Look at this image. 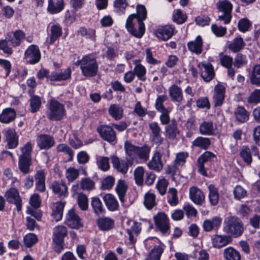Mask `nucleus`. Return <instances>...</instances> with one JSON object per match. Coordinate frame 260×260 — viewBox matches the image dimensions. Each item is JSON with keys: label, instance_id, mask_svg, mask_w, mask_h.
<instances>
[{"label": "nucleus", "instance_id": "dca6fc26", "mask_svg": "<svg viewBox=\"0 0 260 260\" xmlns=\"http://www.w3.org/2000/svg\"><path fill=\"white\" fill-rule=\"evenodd\" d=\"M25 38L24 32L18 29L7 34L6 39L10 42L13 47H17L20 45L21 41Z\"/></svg>", "mask_w": 260, "mask_h": 260}, {"label": "nucleus", "instance_id": "8fccbe9b", "mask_svg": "<svg viewBox=\"0 0 260 260\" xmlns=\"http://www.w3.org/2000/svg\"><path fill=\"white\" fill-rule=\"evenodd\" d=\"M91 206L94 213L100 215L103 213L104 209L103 208L102 203L99 198H93L91 200Z\"/></svg>", "mask_w": 260, "mask_h": 260}, {"label": "nucleus", "instance_id": "49530a36", "mask_svg": "<svg viewBox=\"0 0 260 260\" xmlns=\"http://www.w3.org/2000/svg\"><path fill=\"white\" fill-rule=\"evenodd\" d=\"M210 145V140L209 138L199 137L192 142V146L200 147L202 149H207Z\"/></svg>", "mask_w": 260, "mask_h": 260}, {"label": "nucleus", "instance_id": "72a5a7b5", "mask_svg": "<svg viewBox=\"0 0 260 260\" xmlns=\"http://www.w3.org/2000/svg\"><path fill=\"white\" fill-rule=\"evenodd\" d=\"M134 64H135L134 69L135 74L139 80L145 81L146 79L145 76L146 70L145 68L140 63L139 60H135L134 61Z\"/></svg>", "mask_w": 260, "mask_h": 260}, {"label": "nucleus", "instance_id": "9d476101", "mask_svg": "<svg viewBox=\"0 0 260 260\" xmlns=\"http://www.w3.org/2000/svg\"><path fill=\"white\" fill-rule=\"evenodd\" d=\"M225 93V87L221 84H217L214 88V95L213 96V103L215 107L220 106L222 105Z\"/></svg>", "mask_w": 260, "mask_h": 260}, {"label": "nucleus", "instance_id": "338daca9", "mask_svg": "<svg viewBox=\"0 0 260 260\" xmlns=\"http://www.w3.org/2000/svg\"><path fill=\"white\" fill-rule=\"evenodd\" d=\"M246 56L241 53H238L235 58L234 65L237 68H239L246 64Z\"/></svg>", "mask_w": 260, "mask_h": 260}, {"label": "nucleus", "instance_id": "a878e982", "mask_svg": "<svg viewBox=\"0 0 260 260\" xmlns=\"http://www.w3.org/2000/svg\"><path fill=\"white\" fill-rule=\"evenodd\" d=\"M71 70L70 68L62 70L60 72H53L49 77L51 81H62L68 80L71 77Z\"/></svg>", "mask_w": 260, "mask_h": 260}, {"label": "nucleus", "instance_id": "c9c22d12", "mask_svg": "<svg viewBox=\"0 0 260 260\" xmlns=\"http://www.w3.org/2000/svg\"><path fill=\"white\" fill-rule=\"evenodd\" d=\"M234 114L236 120L242 123L247 121L249 119L248 112L242 106H239L236 109Z\"/></svg>", "mask_w": 260, "mask_h": 260}, {"label": "nucleus", "instance_id": "4c0bfd02", "mask_svg": "<svg viewBox=\"0 0 260 260\" xmlns=\"http://www.w3.org/2000/svg\"><path fill=\"white\" fill-rule=\"evenodd\" d=\"M144 205L147 209H152L156 205L155 195L151 192H147L144 196Z\"/></svg>", "mask_w": 260, "mask_h": 260}, {"label": "nucleus", "instance_id": "473e14b6", "mask_svg": "<svg viewBox=\"0 0 260 260\" xmlns=\"http://www.w3.org/2000/svg\"><path fill=\"white\" fill-rule=\"evenodd\" d=\"M149 126L152 134L153 141L156 144H161L163 139L160 135V128L157 123L152 122L149 123Z\"/></svg>", "mask_w": 260, "mask_h": 260}, {"label": "nucleus", "instance_id": "1a4fd4ad", "mask_svg": "<svg viewBox=\"0 0 260 260\" xmlns=\"http://www.w3.org/2000/svg\"><path fill=\"white\" fill-rule=\"evenodd\" d=\"M201 77L206 82L210 81L214 77L215 73L212 65L209 62H200L198 64Z\"/></svg>", "mask_w": 260, "mask_h": 260}, {"label": "nucleus", "instance_id": "58836bf2", "mask_svg": "<svg viewBox=\"0 0 260 260\" xmlns=\"http://www.w3.org/2000/svg\"><path fill=\"white\" fill-rule=\"evenodd\" d=\"M200 133L202 135H212L214 133L213 124L212 121H204L199 127Z\"/></svg>", "mask_w": 260, "mask_h": 260}, {"label": "nucleus", "instance_id": "e433bc0d", "mask_svg": "<svg viewBox=\"0 0 260 260\" xmlns=\"http://www.w3.org/2000/svg\"><path fill=\"white\" fill-rule=\"evenodd\" d=\"M127 189V186L125 182L122 180H118L116 184L115 189L118 195L119 200L121 202H124V197L125 195Z\"/></svg>", "mask_w": 260, "mask_h": 260}, {"label": "nucleus", "instance_id": "603ef678", "mask_svg": "<svg viewBox=\"0 0 260 260\" xmlns=\"http://www.w3.org/2000/svg\"><path fill=\"white\" fill-rule=\"evenodd\" d=\"M30 111L32 113L38 111L41 106V98L37 95L32 96L29 100Z\"/></svg>", "mask_w": 260, "mask_h": 260}, {"label": "nucleus", "instance_id": "37998d69", "mask_svg": "<svg viewBox=\"0 0 260 260\" xmlns=\"http://www.w3.org/2000/svg\"><path fill=\"white\" fill-rule=\"evenodd\" d=\"M245 43L241 37L235 38L229 46V49L233 52H237L242 49Z\"/></svg>", "mask_w": 260, "mask_h": 260}, {"label": "nucleus", "instance_id": "774afa93", "mask_svg": "<svg viewBox=\"0 0 260 260\" xmlns=\"http://www.w3.org/2000/svg\"><path fill=\"white\" fill-rule=\"evenodd\" d=\"M81 187L83 189L91 190L94 188V182L89 178H85L81 180Z\"/></svg>", "mask_w": 260, "mask_h": 260}, {"label": "nucleus", "instance_id": "7c9ffc66", "mask_svg": "<svg viewBox=\"0 0 260 260\" xmlns=\"http://www.w3.org/2000/svg\"><path fill=\"white\" fill-rule=\"evenodd\" d=\"M104 201L107 208L111 211L116 210L119 205L115 197L112 194H106L103 198Z\"/></svg>", "mask_w": 260, "mask_h": 260}, {"label": "nucleus", "instance_id": "412c9836", "mask_svg": "<svg viewBox=\"0 0 260 260\" xmlns=\"http://www.w3.org/2000/svg\"><path fill=\"white\" fill-rule=\"evenodd\" d=\"M39 147L41 149H47L53 146L54 144L53 138L47 135H41L37 139Z\"/></svg>", "mask_w": 260, "mask_h": 260}, {"label": "nucleus", "instance_id": "20e7f679", "mask_svg": "<svg viewBox=\"0 0 260 260\" xmlns=\"http://www.w3.org/2000/svg\"><path fill=\"white\" fill-rule=\"evenodd\" d=\"M82 62L80 69L84 76L92 77L96 75L98 65L95 59L85 56L82 58Z\"/></svg>", "mask_w": 260, "mask_h": 260}, {"label": "nucleus", "instance_id": "09e8293b", "mask_svg": "<svg viewBox=\"0 0 260 260\" xmlns=\"http://www.w3.org/2000/svg\"><path fill=\"white\" fill-rule=\"evenodd\" d=\"M163 249L160 246H155L150 252L146 260H160Z\"/></svg>", "mask_w": 260, "mask_h": 260}, {"label": "nucleus", "instance_id": "79ce46f5", "mask_svg": "<svg viewBox=\"0 0 260 260\" xmlns=\"http://www.w3.org/2000/svg\"><path fill=\"white\" fill-rule=\"evenodd\" d=\"M64 207V203L62 202H56L54 205L52 215L56 221H59L61 219Z\"/></svg>", "mask_w": 260, "mask_h": 260}, {"label": "nucleus", "instance_id": "2f4dec72", "mask_svg": "<svg viewBox=\"0 0 260 260\" xmlns=\"http://www.w3.org/2000/svg\"><path fill=\"white\" fill-rule=\"evenodd\" d=\"M49 44H53L62 35V28L58 24H53L50 26Z\"/></svg>", "mask_w": 260, "mask_h": 260}, {"label": "nucleus", "instance_id": "e2e57ef3", "mask_svg": "<svg viewBox=\"0 0 260 260\" xmlns=\"http://www.w3.org/2000/svg\"><path fill=\"white\" fill-rule=\"evenodd\" d=\"M23 241L25 245L30 247L37 242L38 239L35 234H29L24 237Z\"/></svg>", "mask_w": 260, "mask_h": 260}, {"label": "nucleus", "instance_id": "f8f14e48", "mask_svg": "<svg viewBox=\"0 0 260 260\" xmlns=\"http://www.w3.org/2000/svg\"><path fill=\"white\" fill-rule=\"evenodd\" d=\"M50 188L53 192L59 198H64L68 193V187L62 181H54Z\"/></svg>", "mask_w": 260, "mask_h": 260}, {"label": "nucleus", "instance_id": "a19ab883", "mask_svg": "<svg viewBox=\"0 0 260 260\" xmlns=\"http://www.w3.org/2000/svg\"><path fill=\"white\" fill-rule=\"evenodd\" d=\"M209 190V198L211 204L215 206L217 204L219 201V194L218 189L213 184H210L208 186Z\"/></svg>", "mask_w": 260, "mask_h": 260}, {"label": "nucleus", "instance_id": "2eb2a0df", "mask_svg": "<svg viewBox=\"0 0 260 260\" xmlns=\"http://www.w3.org/2000/svg\"><path fill=\"white\" fill-rule=\"evenodd\" d=\"M215 155L210 151L204 153L198 159V167L199 172L203 175H206L204 164L207 161H211L215 158Z\"/></svg>", "mask_w": 260, "mask_h": 260}, {"label": "nucleus", "instance_id": "864d4df0", "mask_svg": "<svg viewBox=\"0 0 260 260\" xmlns=\"http://www.w3.org/2000/svg\"><path fill=\"white\" fill-rule=\"evenodd\" d=\"M139 147L133 145L128 141H126L124 144V148L126 154L130 157H134L137 156Z\"/></svg>", "mask_w": 260, "mask_h": 260}, {"label": "nucleus", "instance_id": "f257e3e1", "mask_svg": "<svg viewBox=\"0 0 260 260\" xmlns=\"http://www.w3.org/2000/svg\"><path fill=\"white\" fill-rule=\"evenodd\" d=\"M137 13L130 15L125 24L127 30L134 36L140 38L145 32V25L143 21L147 18V11L143 5H138Z\"/></svg>", "mask_w": 260, "mask_h": 260}, {"label": "nucleus", "instance_id": "7ed1b4c3", "mask_svg": "<svg viewBox=\"0 0 260 260\" xmlns=\"http://www.w3.org/2000/svg\"><path fill=\"white\" fill-rule=\"evenodd\" d=\"M48 109L47 116L51 120H60L66 115L64 105L54 99H51L48 101Z\"/></svg>", "mask_w": 260, "mask_h": 260}, {"label": "nucleus", "instance_id": "69168bd1", "mask_svg": "<svg viewBox=\"0 0 260 260\" xmlns=\"http://www.w3.org/2000/svg\"><path fill=\"white\" fill-rule=\"evenodd\" d=\"M168 185V183L167 181L165 179L162 178L158 180L156 185V187L159 193L164 195L166 192Z\"/></svg>", "mask_w": 260, "mask_h": 260}, {"label": "nucleus", "instance_id": "de8ad7c7", "mask_svg": "<svg viewBox=\"0 0 260 260\" xmlns=\"http://www.w3.org/2000/svg\"><path fill=\"white\" fill-rule=\"evenodd\" d=\"M57 152H62L67 154L68 156V160L70 161L73 160L74 152L72 149L65 144H60L56 147Z\"/></svg>", "mask_w": 260, "mask_h": 260}, {"label": "nucleus", "instance_id": "f704fd0d", "mask_svg": "<svg viewBox=\"0 0 260 260\" xmlns=\"http://www.w3.org/2000/svg\"><path fill=\"white\" fill-rule=\"evenodd\" d=\"M171 99L177 102H180L183 99L182 92L180 87L176 85H172L169 89Z\"/></svg>", "mask_w": 260, "mask_h": 260}, {"label": "nucleus", "instance_id": "5701e85b", "mask_svg": "<svg viewBox=\"0 0 260 260\" xmlns=\"http://www.w3.org/2000/svg\"><path fill=\"white\" fill-rule=\"evenodd\" d=\"M6 141L9 148H15L18 144V137L15 131L9 129L5 133Z\"/></svg>", "mask_w": 260, "mask_h": 260}, {"label": "nucleus", "instance_id": "c756f323", "mask_svg": "<svg viewBox=\"0 0 260 260\" xmlns=\"http://www.w3.org/2000/svg\"><path fill=\"white\" fill-rule=\"evenodd\" d=\"M16 115V112L13 109L6 108L0 115V121L2 123H8L15 119Z\"/></svg>", "mask_w": 260, "mask_h": 260}, {"label": "nucleus", "instance_id": "b1692460", "mask_svg": "<svg viewBox=\"0 0 260 260\" xmlns=\"http://www.w3.org/2000/svg\"><path fill=\"white\" fill-rule=\"evenodd\" d=\"M161 155L158 152H155L151 160L148 163L150 169L159 171L162 169V162L161 160Z\"/></svg>", "mask_w": 260, "mask_h": 260}, {"label": "nucleus", "instance_id": "f3484780", "mask_svg": "<svg viewBox=\"0 0 260 260\" xmlns=\"http://www.w3.org/2000/svg\"><path fill=\"white\" fill-rule=\"evenodd\" d=\"M112 163L118 172L125 174L127 172L129 165L132 164V161L130 159H127L126 161L120 160L118 157L114 156L112 157Z\"/></svg>", "mask_w": 260, "mask_h": 260}, {"label": "nucleus", "instance_id": "bf43d9fd", "mask_svg": "<svg viewBox=\"0 0 260 260\" xmlns=\"http://www.w3.org/2000/svg\"><path fill=\"white\" fill-rule=\"evenodd\" d=\"M144 170L143 167H139L134 171L135 179L136 183L141 185L143 183V176Z\"/></svg>", "mask_w": 260, "mask_h": 260}, {"label": "nucleus", "instance_id": "393cba45", "mask_svg": "<svg viewBox=\"0 0 260 260\" xmlns=\"http://www.w3.org/2000/svg\"><path fill=\"white\" fill-rule=\"evenodd\" d=\"M63 0H48V12L52 14L60 12L63 8Z\"/></svg>", "mask_w": 260, "mask_h": 260}, {"label": "nucleus", "instance_id": "680f3d73", "mask_svg": "<svg viewBox=\"0 0 260 260\" xmlns=\"http://www.w3.org/2000/svg\"><path fill=\"white\" fill-rule=\"evenodd\" d=\"M150 151V149L147 146L139 147L137 156H139L141 159H143L146 161L149 158Z\"/></svg>", "mask_w": 260, "mask_h": 260}, {"label": "nucleus", "instance_id": "c03bdc74", "mask_svg": "<svg viewBox=\"0 0 260 260\" xmlns=\"http://www.w3.org/2000/svg\"><path fill=\"white\" fill-rule=\"evenodd\" d=\"M109 114L115 119L119 120L123 116V110L117 105H111L108 110Z\"/></svg>", "mask_w": 260, "mask_h": 260}, {"label": "nucleus", "instance_id": "5fc2aeb1", "mask_svg": "<svg viewBox=\"0 0 260 260\" xmlns=\"http://www.w3.org/2000/svg\"><path fill=\"white\" fill-rule=\"evenodd\" d=\"M251 82L253 84H260V64L256 65L253 67Z\"/></svg>", "mask_w": 260, "mask_h": 260}, {"label": "nucleus", "instance_id": "0eeeda50", "mask_svg": "<svg viewBox=\"0 0 260 260\" xmlns=\"http://www.w3.org/2000/svg\"><path fill=\"white\" fill-rule=\"evenodd\" d=\"M5 197L8 203L15 205L18 211L21 210L22 201L17 189L15 188H10L6 192Z\"/></svg>", "mask_w": 260, "mask_h": 260}, {"label": "nucleus", "instance_id": "f03ea898", "mask_svg": "<svg viewBox=\"0 0 260 260\" xmlns=\"http://www.w3.org/2000/svg\"><path fill=\"white\" fill-rule=\"evenodd\" d=\"M223 230L226 234L237 238L241 236L244 231L243 224L237 217L229 216L224 220Z\"/></svg>", "mask_w": 260, "mask_h": 260}, {"label": "nucleus", "instance_id": "a211bd4d", "mask_svg": "<svg viewBox=\"0 0 260 260\" xmlns=\"http://www.w3.org/2000/svg\"><path fill=\"white\" fill-rule=\"evenodd\" d=\"M203 41L202 37L198 36L196 38L187 43V48L192 53L197 55L201 54L203 51Z\"/></svg>", "mask_w": 260, "mask_h": 260}, {"label": "nucleus", "instance_id": "6e6552de", "mask_svg": "<svg viewBox=\"0 0 260 260\" xmlns=\"http://www.w3.org/2000/svg\"><path fill=\"white\" fill-rule=\"evenodd\" d=\"M97 131L101 138L109 143H113L116 140V133L113 128L107 125L98 127Z\"/></svg>", "mask_w": 260, "mask_h": 260}, {"label": "nucleus", "instance_id": "3c124183", "mask_svg": "<svg viewBox=\"0 0 260 260\" xmlns=\"http://www.w3.org/2000/svg\"><path fill=\"white\" fill-rule=\"evenodd\" d=\"M79 175V171L74 167H70L66 170V177L69 182H73L77 179Z\"/></svg>", "mask_w": 260, "mask_h": 260}, {"label": "nucleus", "instance_id": "39448f33", "mask_svg": "<svg viewBox=\"0 0 260 260\" xmlns=\"http://www.w3.org/2000/svg\"><path fill=\"white\" fill-rule=\"evenodd\" d=\"M216 7L222 15L218 16V20L223 21L224 24H228L231 20V12L233 5L228 0H219L216 3Z\"/></svg>", "mask_w": 260, "mask_h": 260}, {"label": "nucleus", "instance_id": "6e6d98bb", "mask_svg": "<svg viewBox=\"0 0 260 260\" xmlns=\"http://www.w3.org/2000/svg\"><path fill=\"white\" fill-rule=\"evenodd\" d=\"M78 33L83 37H85L92 40L95 39V30L92 28L86 29L84 27L80 28Z\"/></svg>", "mask_w": 260, "mask_h": 260}, {"label": "nucleus", "instance_id": "13d9d810", "mask_svg": "<svg viewBox=\"0 0 260 260\" xmlns=\"http://www.w3.org/2000/svg\"><path fill=\"white\" fill-rule=\"evenodd\" d=\"M78 204L80 208L83 210H86L88 208V198L87 196L82 193L78 195Z\"/></svg>", "mask_w": 260, "mask_h": 260}, {"label": "nucleus", "instance_id": "aec40b11", "mask_svg": "<svg viewBox=\"0 0 260 260\" xmlns=\"http://www.w3.org/2000/svg\"><path fill=\"white\" fill-rule=\"evenodd\" d=\"M189 198L194 203L200 205L204 201L205 196L199 188L191 186L189 188Z\"/></svg>", "mask_w": 260, "mask_h": 260}, {"label": "nucleus", "instance_id": "052dcab7", "mask_svg": "<svg viewBox=\"0 0 260 260\" xmlns=\"http://www.w3.org/2000/svg\"><path fill=\"white\" fill-rule=\"evenodd\" d=\"M234 198L237 200H240L244 198L247 195V191L240 185H237L234 190Z\"/></svg>", "mask_w": 260, "mask_h": 260}, {"label": "nucleus", "instance_id": "4d7b16f0", "mask_svg": "<svg viewBox=\"0 0 260 260\" xmlns=\"http://www.w3.org/2000/svg\"><path fill=\"white\" fill-rule=\"evenodd\" d=\"M177 192L176 189L174 188H170L168 191V202L172 206L176 205L178 203Z\"/></svg>", "mask_w": 260, "mask_h": 260}, {"label": "nucleus", "instance_id": "4468645a", "mask_svg": "<svg viewBox=\"0 0 260 260\" xmlns=\"http://www.w3.org/2000/svg\"><path fill=\"white\" fill-rule=\"evenodd\" d=\"M212 246L216 248H220L230 243L232 238L229 235H214L211 238Z\"/></svg>", "mask_w": 260, "mask_h": 260}, {"label": "nucleus", "instance_id": "a18cd8bd", "mask_svg": "<svg viewBox=\"0 0 260 260\" xmlns=\"http://www.w3.org/2000/svg\"><path fill=\"white\" fill-rule=\"evenodd\" d=\"M99 228L104 231H107L112 228L114 221L111 218L108 217L100 218L98 221Z\"/></svg>", "mask_w": 260, "mask_h": 260}, {"label": "nucleus", "instance_id": "c85d7f7f", "mask_svg": "<svg viewBox=\"0 0 260 260\" xmlns=\"http://www.w3.org/2000/svg\"><path fill=\"white\" fill-rule=\"evenodd\" d=\"M223 257L225 260H241L240 252L233 247H228L223 251Z\"/></svg>", "mask_w": 260, "mask_h": 260}, {"label": "nucleus", "instance_id": "bb28decb", "mask_svg": "<svg viewBox=\"0 0 260 260\" xmlns=\"http://www.w3.org/2000/svg\"><path fill=\"white\" fill-rule=\"evenodd\" d=\"M67 235V228L63 225H58L53 229V241L59 243L63 241V239Z\"/></svg>", "mask_w": 260, "mask_h": 260}, {"label": "nucleus", "instance_id": "9b49d317", "mask_svg": "<svg viewBox=\"0 0 260 260\" xmlns=\"http://www.w3.org/2000/svg\"><path fill=\"white\" fill-rule=\"evenodd\" d=\"M154 219L156 226L162 233H165L169 230V220L164 213H158L154 217Z\"/></svg>", "mask_w": 260, "mask_h": 260}, {"label": "nucleus", "instance_id": "0e129e2a", "mask_svg": "<svg viewBox=\"0 0 260 260\" xmlns=\"http://www.w3.org/2000/svg\"><path fill=\"white\" fill-rule=\"evenodd\" d=\"M240 154L245 162L250 164L251 162L252 158L249 148L247 147H243Z\"/></svg>", "mask_w": 260, "mask_h": 260}, {"label": "nucleus", "instance_id": "ea45409f", "mask_svg": "<svg viewBox=\"0 0 260 260\" xmlns=\"http://www.w3.org/2000/svg\"><path fill=\"white\" fill-rule=\"evenodd\" d=\"M31 164V157H23L19 156V168L23 173L27 174L29 172V167Z\"/></svg>", "mask_w": 260, "mask_h": 260}, {"label": "nucleus", "instance_id": "cd10ccee", "mask_svg": "<svg viewBox=\"0 0 260 260\" xmlns=\"http://www.w3.org/2000/svg\"><path fill=\"white\" fill-rule=\"evenodd\" d=\"M173 28L167 25L158 29L155 34L158 38L165 41L169 39L173 35Z\"/></svg>", "mask_w": 260, "mask_h": 260}, {"label": "nucleus", "instance_id": "4be33fe9", "mask_svg": "<svg viewBox=\"0 0 260 260\" xmlns=\"http://www.w3.org/2000/svg\"><path fill=\"white\" fill-rule=\"evenodd\" d=\"M35 186L36 189L41 192L46 190L45 174L43 170H39L35 175Z\"/></svg>", "mask_w": 260, "mask_h": 260}, {"label": "nucleus", "instance_id": "ddd939ff", "mask_svg": "<svg viewBox=\"0 0 260 260\" xmlns=\"http://www.w3.org/2000/svg\"><path fill=\"white\" fill-rule=\"evenodd\" d=\"M65 223L68 226L73 229H78L82 226L80 218L73 209L69 211Z\"/></svg>", "mask_w": 260, "mask_h": 260}, {"label": "nucleus", "instance_id": "423d86ee", "mask_svg": "<svg viewBox=\"0 0 260 260\" xmlns=\"http://www.w3.org/2000/svg\"><path fill=\"white\" fill-rule=\"evenodd\" d=\"M24 58L27 62L34 64L38 63L41 59V53L37 45H30L24 53Z\"/></svg>", "mask_w": 260, "mask_h": 260}, {"label": "nucleus", "instance_id": "6ab92c4d", "mask_svg": "<svg viewBox=\"0 0 260 260\" xmlns=\"http://www.w3.org/2000/svg\"><path fill=\"white\" fill-rule=\"evenodd\" d=\"M222 219L219 216H215L210 219L205 220L203 224V228L206 232H210L213 230H217L221 225Z\"/></svg>", "mask_w": 260, "mask_h": 260}]
</instances>
